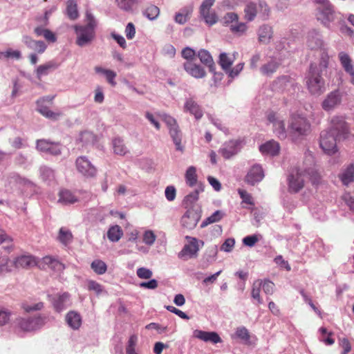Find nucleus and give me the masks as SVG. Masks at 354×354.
Here are the masks:
<instances>
[{
  "label": "nucleus",
  "mask_w": 354,
  "mask_h": 354,
  "mask_svg": "<svg viewBox=\"0 0 354 354\" xmlns=\"http://www.w3.org/2000/svg\"><path fill=\"white\" fill-rule=\"evenodd\" d=\"M66 13L68 17L72 20H75L78 17L79 14L75 0H68L67 1Z\"/></svg>",
  "instance_id": "obj_44"
},
{
  "label": "nucleus",
  "mask_w": 354,
  "mask_h": 354,
  "mask_svg": "<svg viewBox=\"0 0 354 354\" xmlns=\"http://www.w3.org/2000/svg\"><path fill=\"white\" fill-rule=\"evenodd\" d=\"M51 142H52L45 139L38 140L37 141V149L40 151L46 152L48 148L50 147Z\"/></svg>",
  "instance_id": "obj_61"
},
{
  "label": "nucleus",
  "mask_w": 354,
  "mask_h": 354,
  "mask_svg": "<svg viewBox=\"0 0 354 354\" xmlns=\"http://www.w3.org/2000/svg\"><path fill=\"white\" fill-rule=\"evenodd\" d=\"M215 0H204L200 7L201 15L210 12L211 8L214 4Z\"/></svg>",
  "instance_id": "obj_59"
},
{
  "label": "nucleus",
  "mask_w": 354,
  "mask_h": 354,
  "mask_svg": "<svg viewBox=\"0 0 354 354\" xmlns=\"http://www.w3.org/2000/svg\"><path fill=\"white\" fill-rule=\"evenodd\" d=\"M223 23L225 24H232L233 22H237L239 20V16L234 12H227L223 18Z\"/></svg>",
  "instance_id": "obj_60"
},
{
  "label": "nucleus",
  "mask_w": 354,
  "mask_h": 354,
  "mask_svg": "<svg viewBox=\"0 0 354 354\" xmlns=\"http://www.w3.org/2000/svg\"><path fill=\"white\" fill-rule=\"evenodd\" d=\"M267 7H268V6L265 2H259V4H257L254 2L248 3L245 6L244 10H243L244 19L247 21H252L255 19V17L259 12V8H265V10H266Z\"/></svg>",
  "instance_id": "obj_17"
},
{
  "label": "nucleus",
  "mask_w": 354,
  "mask_h": 354,
  "mask_svg": "<svg viewBox=\"0 0 354 354\" xmlns=\"http://www.w3.org/2000/svg\"><path fill=\"white\" fill-rule=\"evenodd\" d=\"M243 66L244 63H239L237 65H236L234 68H230V70L227 71L226 73L230 77L234 78L240 73V72L243 70Z\"/></svg>",
  "instance_id": "obj_63"
},
{
  "label": "nucleus",
  "mask_w": 354,
  "mask_h": 354,
  "mask_svg": "<svg viewBox=\"0 0 354 354\" xmlns=\"http://www.w3.org/2000/svg\"><path fill=\"white\" fill-rule=\"evenodd\" d=\"M62 152V147L59 142H52L50 147L48 148L46 153H48L53 156L59 155Z\"/></svg>",
  "instance_id": "obj_55"
},
{
  "label": "nucleus",
  "mask_w": 354,
  "mask_h": 354,
  "mask_svg": "<svg viewBox=\"0 0 354 354\" xmlns=\"http://www.w3.org/2000/svg\"><path fill=\"white\" fill-rule=\"evenodd\" d=\"M279 66V63L275 59H272L270 62L261 66L260 71L264 75L270 76L277 71Z\"/></svg>",
  "instance_id": "obj_32"
},
{
  "label": "nucleus",
  "mask_w": 354,
  "mask_h": 354,
  "mask_svg": "<svg viewBox=\"0 0 354 354\" xmlns=\"http://www.w3.org/2000/svg\"><path fill=\"white\" fill-rule=\"evenodd\" d=\"M58 202L63 205H71L78 201L77 197L69 189H61L58 194Z\"/></svg>",
  "instance_id": "obj_27"
},
{
  "label": "nucleus",
  "mask_w": 354,
  "mask_h": 354,
  "mask_svg": "<svg viewBox=\"0 0 354 354\" xmlns=\"http://www.w3.org/2000/svg\"><path fill=\"white\" fill-rule=\"evenodd\" d=\"M338 57L340 62V64L344 71L348 73L349 75L353 74L354 68L352 64V59L350 56L345 52H340L338 54Z\"/></svg>",
  "instance_id": "obj_30"
},
{
  "label": "nucleus",
  "mask_w": 354,
  "mask_h": 354,
  "mask_svg": "<svg viewBox=\"0 0 354 354\" xmlns=\"http://www.w3.org/2000/svg\"><path fill=\"white\" fill-rule=\"evenodd\" d=\"M238 193H239L241 198L242 199V202L243 203H245V204L250 205H254L252 195L250 193H248L247 191L242 189H239Z\"/></svg>",
  "instance_id": "obj_49"
},
{
  "label": "nucleus",
  "mask_w": 354,
  "mask_h": 354,
  "mask_svg": "<svg viewBox=\"0 0 354 354\" xmlns=\"http://www.w3.org/2000/svg\"><path fill=\"white\" fill-rule=\"evenodd\" d=\"M340 179L342 183L348 185L349 183L354 181V166L350 165L344 172L340 176Z\"/></svg>",
  "instance_id": "obj_40"
},
{
  "label": "nucleus",
  "mask_w": 354,
  "mask_h": 354,
  "mask_svg": "<svg viewBox=\"0 0 354 354\" xmlns=\"http://www.w3.org/2000/svg\"><path fill=\"white\" fill-rule=\"evenodd\" d=\"M261 289V279L255 280L252 284L251 296L257 301V304H261L263 303V299L260 295Z\"/></svg>",
  "instance_id": "obj_37"
},
{
  "label": "nucleus",
  "mask_w": 354,
  "mask_h": 354,
  "mask_svg": "<svg viewBox=\"0 0 354 354\" xmlns=\"http://www.w3.org/2000/svg\"><path fill=\"white\" fill-rule=\"evenodd\" d=\"M15 268L29 269L38 264L37 259L31 254H24L15 257L13 260Z\"/></svg>",
  "instance_id": "obj_15"
},
{
  "label": "nucleus",
  "mask_w": 354,
  "mask_h": 354,
  "mask_svg": "<svg viewBox=\"0 0 354 354\" xmlns=\"http://www.w3.org/2000/svg\"><path fill=\"white\" fill-rule=\"evenodd\" d=\"M236 55H238V53L234 52L232 56L226 53H222L220 54L218 64L224 71L227 72L232 67L236 59Z\"/></svg>",
  "instance_id": "obj_28"
},
{
  "label": "nucleus",
  "mask_w": 354,
  "mask_h": 354,
  "mask_svg": "<svg viewBox=\"0 0 354 354\" xmlns=\"http://www.w3.org/2000/svg\"><path fill=\"white\" fill-rule=\"evenodd\" d=\"M267 120L273 124L274 131L279 138L286 137V127L283 120L274 111H270L267 114Z\"/></svg>",
  "instance_id": "obj_12"
},
{
  "label": "nucleus",
  "mask_w": 354,
  "mask_h": 354,
  "mask_svg": "<svg viewBox=\"0 0 354 354\" xmlns=\"http://www.w3.org/2000/svg\"><path fill=\"white\" fill-rule=\"evenodd\" d=\"M86 285L87 289L89 291H93L97 295H100L103 291L102 286L94 280H88Z\"/></svg>",
  "instance_id": "obj_46"
},
{
  "label": "nucleus",
  "mask_w": 354,
  "mask_h": 354,
  "mask_svg": "<svg viewBox=\"0 0 354 354\" xmlns=\"http://www.w3.org/2000/svg\"><path fill=\"white\" fill-rule=\"evenodd\" d=\"M58 66L59 64L54 61H50L39 66L36 70L37 77L40 79L41 76L48 75L50 71L55 70Z\"/></svg>",
  "instance_id": "obj_33"
},
{
  "label": "nucleus",
  "mask_w": 354,
  "mask_h": 354,
  "mask_svg": "<svg viewBox=\"0 0 354 354\" xmlns=\"http://www.w3.org/2000/svg\"><path fill=\"white\" fill-rule=\"evenodd\" d=\"M23 41L28 48L38 53H43L46 49V45L44 41L34 40L29 36H24Z\"/></svg>",
  "instance_id": "obj_25"
},
{
  "label": "nucleus",
  "mask_w": 354,
  "mask_h": 354,
  "mask_svg": "<svg viewBox=\"0 0 354 354\" xmlns=\"http://www.w3.org/2000/svg\"><path fill=\"white\" fill-rule=\"evenodd\" d=\"M329 56L325 50L321 52L319 63H312L306 77V85L308 92L315 96H319L326 91V84L322 73L328 68Z\"/></svg>",
  "instance_id": "obj_2"
},
{
  "label": "nucleus",
  "mask_w": 354,
  "mask_h": 354,
  "mask_svg": "<svg viewBox=\"0 0 354 354\" xmlns=\"http://www.w3.org/2000/svg\"><path fill=\"white\" fill-rule=\"evenodd\" d=\"M279 149V143L274 140L268 141L259 147V150L263 154H268L272 156L277 155Z\"/></svg>",
  "instance_id": "obj_26"
},
{
  "label": "nucleus",
  "mask_w": 354,
  "mask_h": 354,
  "mask_svg": "<svg viewBox=\"0 0 354 354\" xmlns=\"http://www.w3.org/2000/svg\"><path fill=\"white\" fill-rule=\"evenodd\" d=\"M185 180L187 184L189 187H194L196 185L197 183V174H196V169L194 166H190L186 171L185 173Z\"/></svg>",
  "instance_id": "obj_38"
},
{
  "label": "nucleus",
  "mask_w": 354,
  "mask_h": 354,
  "mask_svg": "<svg viewBox=\"0 0 354 354\" xmlns=\"http://www.w3.org/2000/svg\"><path fill=\"white\" fill-rule=\"evenodd\" d=\"M290 129L294 136H306L310 132V124L304 117L293 115L290 119Z\"/></svg>",
  "instance_id": "obj_5"
},
{
  "label": "nucleus",
  "mask_w": 354,
  "mask_h": 354,
  "mask_svg": "<svg viewBox=\"0 0 354 354\" xmlns=\"http://www.w3.org/2000/svg\"><path fill=\"white\" fill-rule=\"evenodd\" d=\"M342 199L349 207L350 210L354 212V196L349 192H346L342 196Z\"/></svg>",
  "instance_id": "obj_54"
},
{
  "label": "nucleus",
  "mask_w": 354,
  "mask_h": 354,
  "mask_svg": "<svg viewBox=\"0 0 354 354\" xmlns=\"http://www.w3.org/2000/svg\"><path fill=\"white\" fill-rule=\"evenodd\" d=\"M198 191L196 190L185 196L184 199V203L185 204L186 207H187L188 205H192V203L198 201Z\"/></svg>",
  "instance_id": "obj_56"
},
{
  "label": "nucleus",
  "mask_w": 354,
  "mask_h": 354,
  "mask_svg": "<svg viewBox=\"0 0 354 354\" xmlns=\"http://www.w3.org/2000/svg\"><path fill=\"white\" fill-rule=\"evenodd\" d=\"M184 69L188 74L195 78H203L206 75L205 71L201 66L192 61H187L184 63Z\"/></svg>",
  "instance_id": "obj_21"
},
{
  "label": "nucleus",
  "mask_w": 354,
  "mask_h": 354,
  "mask_svg": "<svg viewBox=\"0 0 354 354\" xmlns=\"http://www.w3.org/2000/svg\"><path fill=\"white\" fill-rule=\"evenodd\" d=\"M186 239H190V241L178 254V257L185 260L196 257L199 250L198 241L196 238L187 236Z\"/></svg>",
  "instance_id": "obj_13"
},
{
  "label": "nucleus",
  "mask_w": 354,
  "mask_h": 354,
  "mask_svg": "<svg viewBox=\"0 0 354 354\" xmlns=\"http://www.w3.org/2000/svg\"><path fill=\"white\" fill-rule=\"evenodd\" d=\"M332 127L329 131L321 133L319 145L323 151L329 155L337 151V141L344 139L348 133V127L342 117L332 119Z\"/></svg>",
  "instance_id": "obj_1"
},
{
  "label": "nucleus",
  "mask_w": 354,
  "mask_h": 354,
  "mask_svg": "<svg viewBox=\"0 0 354 354\" xmlns=\"http://www.w3.org/2000/svg\"><path fill=\"white\" fill-rule=\"evenodd\" d=\"M197 56L203 64L209 67L210 71H213L214 70L215 66L212 57L207 50L205 49L200 50L198 52Z\"/></svg>",
  "instance_id": "obj_31"
},
{
  "label": "nucleus",
  "mask_w": 354,
  "mask_h": 354,
  "mask_svg": "<svg viewBox=\"0 0 354 354\" xmlns=\"http://www.w3.org/2000/svg\"><path fill=\"white\" fill-rule=\"evenodd\" d=\"M339 345L343 348L342 354H348L351 351V343L346 337L339 339Z\"/></svg>",
  "instance_id": "obj_57"
},
{
  "label": "nucleus",
  "mask_w": 354,
  "mask_h": 354,
  "mask_svg": "<svg viewBox=\"0 0 354 354\" xmlns=\"http://www.w3.org/2000/svg\"><path fill=\"white\" fill-rule=\"evenodd\" d=\"M261 288L266 295H272L274 290V283L268 279H261Z\"/></svg>",
  "instance_id": "obj_50"
},
{
  "label": "nucleus",
  "mask_w": 354,
  "mask_h": 354,
  "mask_svg": "<svg viewBox=\"0 0 354 354\" xmlns=\"http://www.w3.org/2000/svg\"><path fill=\"white\" fill-rule=\"evenodd\" d=\"M184 111L194 115L197 120L203 116V111L200 106L192 98H189L186 100L184 105Z\"/></svg>",
  "instance_id": "obj_24"
},
{
  "label": "nucleus",
  "mask_w": 354,
  "mask_h": 354,
  "mask_svg": "<svg viewBox=\"0 0 354 354\" xmlns=\"http://www.w3.org/2000/svg\"><path fill=\"white\" fill-rule=\"evenodd\" d=\"M37 104L38 112L48 119L56 120L62 115V113L59 112L52 111L46 103H44V100H38Z\"/></svg>",
  "instance_id": "obj_23"
},
{
  "label": "nucleus",
  "mask_w": 354,
  "mask_h": 354,
  "mask_svg": "<svg viewBox=\"0 0 354 354\" xmlns=\"http://www.w3.org/2000/svg\"><path fill=\"white\" fill-rule=\"evenodd\" d=\"M137 342H138V337L136 335H133L130 336L129 341H128V344L126 348L127 354H138L135 350Z\"/></svg>",
  "instance_id": "obj_48"
},
{
  "label": "nucleus",
  "mask_w": 354,
  "mask_h": 354,
  "mask_svg": "<svg viewBox=\"0 0 354 354\" xmlns=\"http://www.w3.org/2000/svg\"><path fill=\"white\" fill-rule=\"evenodd\" d=\"M194 336L205 342H209L213 344H217L221 342L222 341L221 338L216 332H207L200 330H196L194 332Z\"/></svg>",
  "instance_id": "obj_22"
},
{
  "label": "nucleus",
  "mask_w": 354,
  "mask_h": 354,
  "mask_svg": "<svg viewBox=\"0 0 354 354\" xmlns=\"http://www.w3.org/2000/svg\"><path fill=\"white\" fill-rule=\"evenodd\" d=\"M240 142L239 140H230L225 142L222 148L220 149L219 153L225 159H229L239 151Z\"/></svg>",
  "instance_id": "obj_19"
},
{
  "label": "nucleus",
  "mask_w": 354,
  "mask_h": 354,
  "mask_svg": "<svg viewBox=\"0 0 354 354\" xmlns=\"http://www.w3.org/2000/svg\"><path fill=\"white\" fill-rule=\"evenodd\" d=\"M113 151L115 154L124 156L128 151L123 140L120 138H115L113 141Z\"/></svg>",
  "instance_id": "obj_42"
},
{
  "label": "nucleus",
  "mask_w": 354,
  "mask_h": 354,
  "mask_svg": "<svg viewBox=\"0 0 354 354\" xmlns=\"http://www.w3.org/2000/svg\"><path fill=\"white\" fill-rule=\"evenodd\" d=\"M247 25L243 22H236V24L230 26V30L235 34L242 35L246 32Z\"/></svg>",
  "instance_id": "obj_47"
},
{
  "label": "nucleus",
  "mask_w": 354,
  "mask_h": 354,
  "mask_svg": "<svg viewBox=\"0 0 354 354\" xmlns=\"http://www.w3.org/2000/svg\"><path fill=\"white\" fill-rule=\"evenodd\" d=\"M160 14V9L158 6L150 5L144 11V15L150 20L156 19Z\"/></svg>",
  "instance_id": "obj_45"
},
{
  "label": "nucleus",
  "mask_w": 354,
  "mask_h": 354,
  "mask_svg": "<svg viewBox=\"0 0 354 354\" xmlns=\"http://www.w3.org/2000/svg\"><path fill=\"white\" fill-rule=\"evenodd\" d=\"M91 268L95 273L99 275L104 274L107 270L106 263L100 259L94 260L91 264Z\"/></svg>",
  "instance_id": "obj_41"
},
{
  "label": "nucleus",
  "mask_w": 354,
  "mask_h": 354,
  "mask_svg": "<svg viewBox=\"0 0 354 354\" xmlns=\"http://www.w3.org/2000/svg\"><path fill=\"white\" fill-rule=\"evenodd\" d=\"M302 168L304 169L306 178H308L313 185L321 183L322 176L315 169L314 158L310 154L306 156Z\"/></svg>",
  "instance_id": "obj_8"
},
{
  "label": "nucleus",
  "mask_w": 354,
  "mask_h": 354,
  "mask_svg": "<svg viewBox=\"0 0 354 354\" xmlns=\"http://www.w3.org/2000/svg\"><path fill=\"white\" fill-rule=\"evenodd\" d=\"M115 2L120 9L126 12H131L138 3V0H115Z\"/></svg>",
  "instance_id": "obj_39"
},
{
  "label": "nucleus",
  "mask_w": 354,
  "mask_h": 354,
  "mask_svg": "<svg viewBox=\"0 0 354 354\" xmlns=\"http://www.w3.org/2000/svg\"><path fill=\"white\" fill-rule=\"evenodd\" d=\"M342 101V95L339 91L336 90L328 93L323 101L322 106L325 111H330L339 105Z\"/></svg>",
  "instance_id": "obj_18"
},
{
  "label": "nucleus",
  "mask_w": 354,
  "mask_h": 354,
  "mask_svg": "<svg viewBox=\"0 0 354 354\" xmlns=\"http://www.w3.org/2000/svg\"><path fill=\"white\" fill-rule=\"evenodd\" d=\"M57 240L64 245H67L73 240V234L70 230L61 227L57 236Z\"/></svg>",
  "instance_id": "obj_36"
},
{
  "label": "nucleus",
  "mask_w": 354,
  "mask_h": 354,
  "mask_svg": "<svg viewBox=\"0 0 354 354\" xmlns=\"http://www.w3.org/2000/svg\"><path fill=\"white\" fill-rule=\"evenodd\" d=\"M156 239V236L151 230H147L143 234V242L148 245H152Z\"/></svg>",
  "instance_id": "obj_53"
},
{
  "label": "nucleus",
  "mask_w": 354,
  "mask_h": 354,
  "mask_svg": "<svg viewBox=\"0 0 354 354\" xmlns=\"http://www.w3.org/2000/svg\"><path fill=\"white\" fill-rule=\"evenodd\" d=\"M201 209L196 206L188 208L181 218V225L187 230H193L197 225L201 216Z\"/></svg>",
  "instance_id": "obj_7"
},
{
  "label": "nucleus",
  "mask_w": 354,
  "mask_h": 354,
  "mask_svg": "<svg viewBox=\"0 0 354 354\" xmlns=\"http://www.w3.org/2000/svg\"><path fill=\"white\" fill-rule=\"evenodd\" d=\"M86 21L85 26H74L77 35L76 44L81 47L91 44L95 36L96 22L93 15L88 11L86 12Z\"/></svg>",
  "instance_id": "obj_3"
},
{
  "label": "nucleus",
  "mask_w": 354,
  "mask_h": 354,
  "mask_svg": "<svg viewBox=\"0 0 354 354\" xmlns=\"http://www.w3.org/2000/svg\"><path fill=\"white\" fill-rule=\"evenodd\" d=\"M165 122L169 129V134L172 138L176 149L178 151H183L184 147L181 145V133L177 124L176 120L171 116H166Z\"/></svg>",
  "instance_id": "obj_10"
},
{
  "label": "nucleus",
  "mask_w": 354,
  "mask_h": 354,
  "mask_svg": "<svg viewBox=\"0 0 354 354\" xmlns=\"http://www.w3.org/2000/svg\"><path fill=\"white\" fill-rule=\"evenodd\" d=\"M201 16L204 19L205 21L210 26L216 24L218 21V17L214 11L207 12V13L201 14Z\"/></svg>",
  "instance_id": "obj_52"
},
{
  "label": "nucleus",
  "mask_w": 354,
  "mask_h": 354,
  "mask_svg": "<svg viewBox=\"0 0 354 354\" xmlns=\"http://www.w3.org/2000/svg\"><path fill=\"white\" fill-rule=\"evenodd\" d=\"M66 320L68 324L75 330L78 329L82 325V317L80 313L76 311H69L66 316Z\"/></svg>",
  "instance_id": "obj_29"
},
{
  "label": "nucleus",
  "mask_w": 354,
  "mask_h": 354,
  "mask_svg": "<svg viewBox=\"0 0 354 354\" xmlns=\"http://www.w3.org/2000/svg\"><path fill=\"white\" fill-rule=\"evenodd\" d=\"M274 31L272 26L268 24L261 25L258 30V41L263 44H268L273 37Z\"/></svg>",
  "instance_id": "obj_20"
},
{
  "label": "nucleus",
  "mask_w": 354,
  "mask_h": 354,
  "mask_svg": "<svg viewBox=\"0 0 354 354\" xmlns=\"http://www.w3.org/2000/svg\"><path fill=\"white\" fill-rule=\"evenodd\" d=\"M136 274L140 279H149L152 277V272L146 268H140L137 270Z\"/></svg>",
  "instance_id": "obj_58"
},
{
  "label": "nucleus",
  "mask_w": 354,
  "mask_h": 354,
  "mask_svg": "<svg viewBox=\"0 0 354 354\" xmlns=\"http://www.w3.org/2000/svg\"><path fill=\"white\" fill-rule=\"evenodd\" d=\"M75 167L79 174L86 178H91L96 176L97 168L85 156H81L75 160Z\"/></svg>",
  "instance_id": "obj_6"
},
{
  "label": "nucleus",
  "mask_w": 354,
  "mask_h": 354,
  "mask_svg": "<svg viewBox=\"0 0 354 354\" xmlns=\"http://www.w3.org/2000/svg\"><path fill=\"white\" fill-rule=\"evenodd\" d=\"M13 267V261H10L8 256L0 257V275L4 276L11 272Z\"/></svg>",
  "instance_id": "obj_34"
},
{
  "label": "nucleus",
  "mask_w": 354,
  "mask_h": 354,
  "mask_svg": "<svg viewBox=\"0 0 354 354\" xmlns=\"http://www.w3.org/2000/svg\"><path fill=\"white\" fill-rule=\"evenodd\" d=\"M316 18L325 27L329 28L330 24L335 20V10L333 4L330 3L322 7H317Z\"/></svg>",
  "instance_id": "obj_9"
},
{
  "label": "nucleus",
  "mask_w": 354,
  "mask_h": 354,
  "mask_svg": "<svg viewBox=\"0 0 354 354\" xmlns=\"http://www.w3.org/2000/svg\"><path fill=\"white\" fill-rule=\"evenodd\" d=\"M306 179L302 167L293 168L288 176V191L290 193L299 192L304 187Z\"/></svg>",
  "instance_id": "obj_4"
},
{
  "label": "nucleus",
  "mask_w": 354,
  "mask_h": 354,
  "mask_svg": "<svg viewBox=\"0 0 354 354\" xmlns=\"http://www.w3.org/2000/svg\"><path fill=\"white\" fill-rule=\"evenodd\" d=\"M264 178V171L259 165H254L248 171L244 180L250 185H255Z\"/></svg>",
  "instance_id": "obj_14"
},
{
  "label": "nucleus",
  "mask_w": 354,
  "mask_h": 354,
  "mask_svg": "<svg viewBox=\"0 0 354 354\" xmlns=\"http://www.w3.org/2000/svg\"><path fill=\"white\" fill-rule=\"evenodd\" d=\"M189 12L188 11H183L176 15L175 21L179 24H184L189 19Z\"/></svg>",
  "instance_id": "obj_64"
},
{
  "label": "nucleus",
  "mask_w": 354,
  "mask_h": 354,
  "mask_svg": "<svg viewBox=\"0 0 354 354\" xmlns=\"http://www.w3.org/2000/svg\"><path fill=\"white\" fill-rule=\"evenodd\" d=\"M71 295L68 292L62 294H56L55 295H48L55 311L59 313L66 308V304L70 300Z\"/></svg>",
  "instance_id": "obj_16"
},
{
  "label": "nucleus",
  "mask_w": 354,
  "mask_h": 354,
  "mask_svg": "<svg viewBox=\"0 0 354 354\" xmlns=\"http://www.w3.org/2000/svg\"><path fill=\"white\" fill-rule=\"evenodd\" d=\"M222 216L223 214L221 211H216L210 216L206 218V220L203 223L202 227L219 221L222 218Z\"/></svg>",
  "instance_id": "obj_51"
},
{
  "label": "nucleus",
  "mask_w": 354,
  "mask_h": 354,
  "mask_svg": "<svg viewBox=\"0 0 354 354\" xmlns=\"http://www.w3.org/2000/svg\"><path fill=\"white\" fill-rule=\"evenodd\" d=\"M123 235L122 228L116 225L111 227L107 232L108 239L113 242L118 241Z\"/></svg>",
  "instance_id": "obj_35"
},
{
  "label": "nucleus",
  "mask_w": 354,
  "mask_h": 354,
  "mask_svg": "<svg viewBox=\"0 0 354 354\" xmlns=\"http://www.w3.org/2000/svg\"><path fill=\"white\" fill-rule=\"evenodd\" d=\"M236 336L244 341H248L250 339V334L247 328L245 327L238 328L236 331Z\"/></svg>",
  "instance_id": "obj_62"
},
{
  "label": "nucleus",
  "mask_w": 354,
  "mask_h": 354,
  "mask_svg": "<svg viewBox=\"0 0 354 354\" xmlns=\"http://www.w3.org/2000/svg\"><path fill=\"white\" fill-rule=\"evenodd\" d=\"M45 324V319L41 317L21 318L18 320V326L25 332H30L40 328Z\"/></svg>",
  "instance_id": "obj_11"
},
{
  "label": "nucleus",
  "mask_w": 354,
  "mask_h": 354,
  "mask_svg": "<svg viewBox=\"0 0 354 354\" xmlns=\"http://www.w3.org/2000/svg\"><path fill=\"white\" fill-rule=\"evenodd\" d=\"M324 41L322 39L315 37H309L308 39V46L311 49H320V51L319 53V55L320 56L321 52L323 50H325L326 53V50L324 48H322L324 46Z\"/></svg>",
  "instance_id": "obj_43"
}]
</instances>
